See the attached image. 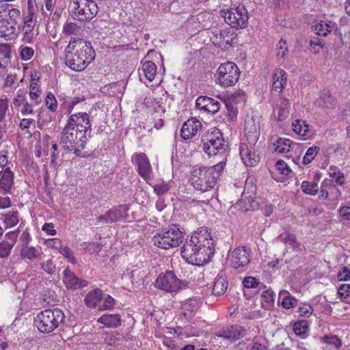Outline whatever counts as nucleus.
Returning a JSON list of instances; mask_svg holds the SVG:
<instances>
[{"label": "nucleus", "instance_id": "1", "mask_svg": "<svg viewBox=\"0 0 350 350\" xmlns=\"http://www.w3.org/2000/svg\"><path fill=\"white\" fill-rule=\"evenodd\" d=\"M91 123L87 113L71 115L59 137V144L67 152L76 154L83 149L87 140V132Z\"/></svg>", "mask_w": 350, "mask_h": 350}, {"label": "nucleus", "instance_id": "2", "mask_svg": "<svg viewBox=\"0 0 350 350\" xmlns=\"http://www.w3.org/2000/svg\"><path fill=\"white\" fill-rule=\"evenodd\" d=\"M214 243L206 230L195 232L185 239L181 247V256L189 263L203 265L214 254Z\"/></svg>", "mask_w": 350, "mask_h": 350}, {"label": "nucleus", "instance_id": "3", "mask_svg": "<svg viewBox=\"0 0 350 350\" xmlns=\"http://www.w3.org/2000/svg\"><path fill=\"white\" fill-rule=\"evenodd\" d=\"M94 57L91 43L81 38H72L66 49V64L75 71L83 70Z\"/></svg>", "mask_w": 350, "mask_h": 350}, {"label": "nucleus", "instance_id": "4", "mask_svg": "<svg viewBox=\"0 0 350 350\" xmlns=\"http://www.w3.org/2000/svg\"><path fill=\"white\" fill-rule=\"evenodd\" d=\"M225 167V161H220L215 165L210 167H195L191 172L190 180L193 187L202 192L212 189L216 183V179Z\"/></svg>", "mask_w": 350, "mask_h": 350}, {"label": "nucleus", "instance_id": "5", "mask_svg": "<svg viewBox=\"0 0 350 350\" xmlns=\"http://www.w3.org/2000/svg\"><path fill=\"white\" fill-rule=\"evenodd\" d=\"M64 312L59 308L46 309L38 314L35 324L42 333H51L64 322Z\"/></svg>", "mask_w": 350, "mask_h": 350}, {"label": "nucleus", "instance_id": "6", "mask_svg": "<svg viewBox=\"0 0 350 350\" xmlns=\"http://www.w3.org/2000/svg\"><path fill=\"white\" fill-rule=\"evenodd\" d=\"M183 232L175 225L157 233L152 238L154 245L163 250L178 247L183 241Z\"/></svg>", "mask_w": 350, "mask_h": 350}, {"label": "nucleus", "instance_id": "7", "mask_svg": "<svg viewBox=\"0 0 350 350\" xmlns=\"http://www.w3.org/2000/svg\"><path fill=\"white\" fill-rule=\"evenodd\" d=\"M18 10L8 3L1 4V38L12 40L16 36V19L19 17Z\"/></svg>", "mask_w": 350, "mask_h": 350}, {"label": "nucleus", "instance_id": "8", "mask_svg": "<svg viewBox=\"0 0 350 350\" xmlns=\"http://www.w3.org/2000/svg\"><path fill=\"white\" fill-rule=\"evenodd\" d=\"M202 149L209 157H221V161H225V165H226L229 152L228 144L219 131L215 134L212 133L208 137L206 142L203 143Z\"/></svg>", "mask_w": 350, "mask_h": 350}, {"label": "nucleus", "instance_id": "9", "mask_svg": "<svg viewBox=\"0 0 350 350\" xmlns=\"http://www.w3.org/2000/svg\"><path fill=\"white\" fill-rule=\"evenodd\" d=\"M70 8L73 18L79 21H90L98 13V5L94 0H72Z\"/></svg>", "mask_w": 350, "mask_h": 350}, {"label": "nucleus", "instance_id": "10", "mask_svg": "<svg viewBox=\"0 0 350 350\" xmlns=\"http://www.w3.org/2000/svg\"><path fill=\"white\" fill-rule=\"evenodd\" d=\"M215 76L217 84L224 88L230 87L239 81L240 70L234 63L227 62L219 66Z\"/></svg>", "mask_w": 350, "mask_h": 350}, {"label": "nucleus", "instance_id": "11", "mask_svg": "<svg viewBox=\"0 0 350 350\" xmlns=\"http://www.w3.org/2000/svg\"><path fill=\"white\" fill-rule=\"evenodd\" d=\"M187 285L186 280L179 279L172 271L160 273L154 282L157 288L167 293H176Z\"/></svg>", "mask_w": 350, "mask_h": 350}, {"label": "nucleus", "instance_id": "12", "mask_svg": "<svg viewBox=\"0 0 350 350\" xmlns=\"http://www.w3.org/2000/svg\"><path fill=\"white\" fill-rule=\"evenodd\" d=\"M220 15L227 24L236 29L245 27L248 20L247 10L243 6L222 10Z\"/></svg>", "mask_w": 350, "mask_h": 350}, {"label": "nucleus", "instance_id": "13", "mask_svg": "<svg viewBox=\"0 0 350 350\" xmlns=\"http://www.w3.org/2000/svg\"><path fill=\"white\" fill-rule=\"evenodd\" d=\"M246 332L244 327L234 325L221 328L216 332V336L234 342L244 337Z\"/></svg>", "mask_w": 350, "mask_h": 350}, {"label": "nucleus", "instance_id": "14", "mask_svg": "<svg viewBox=\"0 0 350 350\" xmlns=\"http://www.w3.org/2000/svg\"><path fill=\"white\" fill-rule=\"evenodd\" d=\"M133 161L137 166L139 174L145 180L151 179L152 167L149 162V159L144 153H139L133 155Z\"/></svg>", "mask_w": 350, "mask_h": 350}, {"label": "nucleus", "instance_id": "15", "mask_svg": "<svg viewBox=\"0 0 350 350\" xmlns=\"http://www.w3.org/2000/svg\"><path fill=\"white\" fill-rule=\"evenodd\" d=\"M250 262V255L247 250L243 247L236 248L230 256V265L235 269L247 265Z\"/></svg>", "mask_w": 350, "mask_h": 350}, {"label": "nucleus", "instance_id": "16", "mask_svg": "<svg viewBox=\"0 0 350 350\" xmlns=\"http://www.w3.org/2000/svg\"><path fill=\"white\" fill-rule=\"evenodd\" d=\"M252 146L249 147L248 144L242 143L240 144L239 152L240 156L243 163L246 166H254L260 161V157L252 150Z\"/></svg>", "mask_w": 350, "mask_h": 350}, {"label": "nucleus", "instance_id": "17", "mask_svg": "<svg viewBox=\"0 0 350 350\" xmlns=\"http://www.w3.org/2000/svg\"><path fill=\"white\" fill-rule=\"evenodd\" d=\"M8 163L7 156L1 154V189L8 191L14 183V174L10 167L6 166Z\"/></svg>", "mask_w": 350, "mask_h": 350}, {"label": "nucleus", "instance_id": "18", "mask_svg": "<svg viewBox=\"0 0 350 350\" xmlns=\"http://www.w3.org/2000/svg\"><path fill=\"white\" fill-rule=\"evenodd\" d=\"M63 282L67 288L78 289L86 286L88 282L79 278L69 268H66L64 271Z\"/></svg>", "mask_w": 350, "mask_h": 350}, {"label": "nucleus", "instance_id": "19", "mask_svg": "<svg viewBox=\"0 0 350 350\" xmlns=\"http://www.w3.org/2000/svg\"><path fill=\"white\" fill-rule=\"evenodd\" d=\"M196 105L198 109L212 113H215L220 109V103L214 98L208 96H199L196 99Z\"/></svg>", "mask_w": 350, "mask_h": 350}, {"label": "nucleus", "instance_id": "20", "mask_svg": "<svg viewBox=\"0 0 350 350\" xmlns=\"http://www.w3.org/2000/svg\"><path fill=\"white\" fill-rule=\"evenodd\" d=\"M201 122L196 119L191 118L186 121L181 129V137L185 139H190L196 135L198 131L201 128Z\"/></svg>", "mask_w": 350, "mask_h": 350}, {"label": "nucleus", "instance_id": "21", "mask_svg": "<svg viewBox=\"0 0 350 350\" xmlns=\"http://www.w3.org/2000/svg\"><path fill=\"white\" fill-rule=\"evenodd\" d=\"M141 68L138 69L139 76L141 81H143L144 78L152 81L157 74V66L152 61H142Z\"/></svg>", "mask_w": 350, "mask_h": 350}, {"label": "nucleus", "instance_id": "22", "mask_svg": "<svg viewBox=\"0 0 350 350\" xmlns=\"http://www.w3.org/2000/svg\"><path fill=\"white\" fill-rule=\"evenodd\" d=\"M286 84V73L280 68L275 69L273 75V90L281 92Z\"/></svg>", "mask_w": 350, "mask_h": 350}, {"label": "nucleus", "instance_id": "23", "mask_svg": "<svg viewBox=\"0 0 350 350\" xmlns=\"http://www.w3.org/2000/svg\"><path fill=\"white\" fill-rule=\"evenodd\" d=\"M128 210L127 206L120 205L109 209L106 213L108 215L109 221L113 223L126 218Z\"/></svg>", "mask_w": 350, "mask_h": 350}, {"label": "nucleus", "instance_id": "24", "mask_svg": "<svg viewBox=\"0 0 350 350\" xmlns=\"http://www.w3.org/2000/svg\"><path fill=\"white\" fill-rule=\"evenodd\" d=\"M107 327H118L121 325L122 320L120 314H103L97 321Z\"/></svg>", "mask_w": 350, "mask_h": 350}, {"label": "nucleus", "instance_id": "25", "mask_svg": "<svg viewBox=\"0 0 350 350\" xmlns=\"http://www.w3.org/2000/svg\"><path fill=\"white\" fill-rule=\"evenodd\" d=\"M16 237L17 235L14 231H11L6 234L5 238L8 241L1 242V258L8 256L15 244Z\"/></svg>", "mask_w": 350, "mask_h": 350}, {"label": "nucleus", "instance_id": "26", "mask_svg": "<svg viewBox=\"0 0 350 350\" xmlns=\"http://www.w3.org/2000/svg\"><path fill=\"white\" fill-rule=\"evenodd\" d=\"M102 301V293L98 289L90 291L85 297V303L88 308H98Z\"/></svg>", "mask_w": 350, "mask_h": 350}, {"label": "nucleus", "instance_id": "27", "mask_svg": "<svg viewBox=\"0 0 350 350\" xmlns=\"http://www.w3.org/2000/svg\"><path fill=\"white\" fill-rule=\"evenodd\" d=\"M296 145L288 139L280 138L274 144L275 150L279 153H288Z\"/></svg>", "mask_w": 350, "mask_h": 350}, {"label": "nucleus", "instance_id": "28", "mask_svg": "<svg viewBox=\"0 0 350 350\" xmlns=\"http://www.w3.org/2000/svg\"><path fill=\"white\" fill-rule=\"evenodd\" d=\"M278 299H282V306L286 309L292 308L297 304V300L286 291H280Z\"/></svg>", "mask_w": 350, "mask_h": 350}, {"label": "nucleus", "instance_id": "29", "mask_svg": "<svg viewBox=\"0 0 350 350\" xmlns=\"http://www.w3.org/2000/svg\"><path fill=\"white\" fill-rule=\"evenodd\" d=\"M21 255L23 258L29 260L40 259L41 252L32 246H23L21 251Z\"/></svg>", "mask_w": 350, "mask_h": 350}, {"label": "nucleus", "instance_id": "30", "mask_svg": "<svg viewBox=\"0 0 350 350\" xmlns=\"http://www.w3.org/2000/svg\"><path fill=\"white\" fill-rule=\"evenodd\" d=\"M313 28L317 35L326 36L334 28V24L320 21L315 24Z\"/></svg>", "mask_w": 350, "mask_h": 350}, {"label": "nucleus", "instance_id": "31", "mask_svg": "<svg viewBox=\"0 0 350 350\" xmlns=\"http://www.w3.org/2000/svg\"><path fill=\"white\" fill-rule=\"evenodd\" d=\"M228 287L226 279L222 276H217L213 287V293L215 295H223Z\"/></svg>", "mask_w": 350, "mask_h": 350}, {"label": "nucleus", "instance_id": "32", "mask_svg": "<svg viewBox=\"0 0 350 350\" xmlns=\"http://www.w3.org/2000/svg\"><path fill=\"white\" fill-rule=\"evenodd\" d=\"M82 29L75 22H66L63 26V33L67 36H79Z\"/></svg>", "mask_w": 350, "mask_h": 350}, {"label": "nucleus", "instance_id": "33", "mask_svg": "<svg viewBox=\"0 0 350 350\" xmlns=\"http://www.w3.org/2000/svg\"><path fill=\"white\" fill-rule=\"evenodd\" d=\"M293 131L298 135H300L304 139H307L308 133H309V126L304 121L299 120L292 124Z\"/></svg>", "mask_w": 350, "mask_h": 350}, {"label": "nucleus", "instance_id": "34", "mask_svg": "<svg viewBox=\"0 0 350 350\" xmlns=\"http://www.w3.org/2000/svg\"><path fill=\"white\" fill-rule=\"evenodd\" d=\"M301 188L304 193L308 195H315L319 191V185L317 181H303Z\"/></svg>", "mask_w": 350, "mask_h": 350}, {"label": "nucleus", "instance_id": "35", "mask_svg": "<svg viewBox=\"0 0 350 350\" xmlns=\"http://www.w3.org/2000/svg\"><path fill=\"white\" fill-rule=\"evenodd\" d=\"M245 131L246 132V137L250 146L255 145L258 140L260 133L258 128L254 126V128L248 129V127H245Z\"/></svg>", "mask_w": 350, "mask_h": 350}, {"label": "nucleus", "instance_id": "36", "mask_svg": "<svg viewBox=\"0 0 350 350\" xmlns=\"http://www.w3.org/2000/svg\"><path fill=\"white\" fill-rule=\"evenodd\" d=\"M277 239L284 242L285 244L291 245L294 249L299 247V243L296 241V237L295 234H291L287 232L284 234H280L277 237Z\"/></svg>", "mask_w": 350, "mask_h": 350}, {"label": "nucleus", "instance_id": "37", "mask_svg": "<svg viewBox=\"0 0 350 350\" xmlns=\"http://www.w3.org/2000/svg\"><path fill=\"white\" fill-rule=\"evenodd\" d=\"M293 331L296 335L304 337L308 331V321H298L295 322L293 325Z\"/></svg>", "mask_w": 350, "mask_h": 350}, {"label": "nucleus", "instance_id": "38", "mask_svg": "<svg viewBox=\"0 0 350 350\" xmlns=\"http://www.w3.org/2000/svg\"><path fill=\"white\" fill-rule=\"evenodd\" d=\"M242 284L244 287L247 288H258L259 289H261L262 288L265 287L263 284L259 282L257 278L252 276L244 278L242 281Z\"/></svg>", "mask_w": 350, "mask_h": 350}, {"label": "nucleus", "instance_id": "39", "mask_svg": "<svg viewBox=\"0 0 350 350\" xmlns=\"http://www.w3.org/2000/svg\"><path fill=\"white\" fill-rule=\"evenodd\" d=\"M319 151V148L318 146H312L309 148L303 157V163L304 165H307L311 163Z\"/></svg>", "mask_w": 350, "mask_h": 350}, {"label": "nucleus", "instance_id": "40", "mask_svg": "<svg viewBox=\"0 0 350 350\" xmlns=\"http://www.w3.org/2000/svg\"><path fill=\"white\" fill-rule=\"evenodd\" d=\"M321 341L332 345L336 349H338L342 345L341 340L336 335H325L321 338Z\"/></svg>", "mask_w": 350, "mask_h": 350}, {"label": "nucleus", "instance_id": "41", "mask_svg": "<svg viewBox=\"0 0 350 350\" xmlns=\"http://www.w3.org/2000/svg\"><path fill=\"white\" fill-rule=\"evenodd\" d=\"M18 217L17 211H12L11 213L5 214L3 223L6 227L14 226L18 222Z\"/></svg>", "mask_w": 350, "mask_h": 350}, {"label": "nucleus", "instance_id": "42", "mask_svg": "<svg viewBox=\"0 0 350 350\" xmlns=\"http://www.w3.org/2000/svg\"><path fill=\"white\" fill-rule=\"evenodd\" d=\"M114 304V299L109 295H107L103 299L102 298V301L98 305V310L102 311L112 309Z\"/></svg>", "mask_w": 350, "mask_h": 350}, {"label": "nucleus", "instance_id": "43", "mask_svg": "<svg viewBox=\"0 0 350 350\" xmlns=\"http://www.w3.org/2000/svg\"><path fill=\"white\" fill-rule=\"evenodd\" d=\"M29 96L31 100H34L36 104L41 102V100H38L40 96V91L38 88V85L36 82H31L30 84Z\"/></svg>", "mask_w": 350, "mask_h": 350}, {"label": "nucleus", "instance_id": "44", "mask_svg": "<svg viewBox=\"0 0 350 350\" xmlns=\"http://www.w3.org/2000/svg\"><path fill=\"white\" fill-rule=\"evenodd\" d=\"M34 54V51L32 48L29 46H21L20 48V57L23 61H28L31 59Z\"/></svg>", "mask_w": 350, "mask_h": 350}, {"label": "nucleus", "instance_id": "45", "mask_svg": "<svg viewBox=\"0 0 350 350\" xmlns=\"http://www.w3.org/2000/svg\"><path fill=\"white\" fill-rule=\"evenodd\" d=\"M46 105L51 111H55L57 107V102L55 96L49 92L46 98Z\"/></svg>", "mask_w": 350, "mask_h": 350}, {"label": "nucleus", "instance_id": "46", "mask_svg": "<svg viewBox=\"0 0 350 350\" xmlns=\"http://www.w3.org/2000/svg\"><path fill=\"white\" fill-rule=\"evenodd\" d=\"M44 243L48 247L58 251H59V250L63 246L62 241L57 238L49 239L45 241Z\"/></svg>", "mask_w": 350, "mask_h": 350}, {"label": "nucleus", "instance_id": "47", "mask_svg": "<svg viewBox=\"0 0 350 350\" xmlns=\"http://www.w3.org/2000/svg\"><path fill=\"white\" fill-rule=\"evenodd\" d=\"M313 312V308L310 304H303L298 308L297 312L302 317H309Z\"/></svg>", "mask_w": 350, "mask_h": 350}, {"label": "nucleus", "instance_id": "48", "mask_svg": "<svg viewBox=\"0 0 350 350\" xmlns=\"http://www.w3.org/2000/svg\"><path fill=\"white\" fill-rule=\"evenodd\" d=\"M275 294L270 289L264 291L262 294V299L263 301L267 302L269 306H272L274 304V298Z\"/></svg>", "mask_w": 350, "mask_h": 350}, {"label": "nucleus", "instance_id": "49", "mask_svg": "<svg viewBox=\"0 0 350 350\" xmlns=\"http://www.w3.org/2000/svg\"><path fill=\"white\" fill-rule=\"evenodd\" d=\"M59 252L71 263L75 264L77 262L75 257L74 256L71 250L68 247L62 246Z\"/></svg>", "mask_w": 350, "mask_h": 350}, {"label": "nucleus", "instance_id": "50", "mask_svg": "<svg viewBox=\"0 0 350 350\" xmlns=\"http://www.w3.org/2000/svg\"><path fill=\"white\" fill-rule=\"evenodd\" d=\"M276 170L282 175H288L291 172L288 165L282 160H279L275 164Z\"/></svg>", "mask_w": 350, "mask_h": 350}, {"label": "nucleus", "instance_id": "51", "mask_svg": "<svg viewBox=\"0 0 350 350\" xmlns=\"http://www.w3.org/2000/svg\"><path fill=\"white\" fill-rule=\"evenodd\" d=\"M323 101V107L326 108H332L336 104L335 98L329 94H324Z\"/></svg>", "mask_w": 350, "mask_h": 350}, {"label": "nucleus", "instance_id": "52", "mask_svg": "<svg viewBox=\"0 0 350 350\" xmlns=\"http://www.w3.org/2000/svg\"><path fill=\"white\" fill-rule=\"evenodd\" d=\"M277 55L279 57L284 58L287 52V44L286 41L281 40L277 46Z\"/></svg>", "mask_w": 350, "mask_h": 350}, {"label": "nucleus", "instance_id": "53", "mask_svg": "<svg viewBox=\"0 0 350 350\" xmlns=\"http://www.w3.org/2000/svg\"><path fill=\"white\" fill-rule=\"evenodd\" d=\"M11 49L12 44L10 43H1V55H3V58L5 59V64H8V59L10 57Z\"/></svg>", "mask_w": 350, "mask_h": 350}, {"label": "nucleus", "instance_id": "54", "mask_svg": "<svg viewBox=\"0 0 350 350\" xmlns=\"http://www.w3.org/2000/svg\"><path fill=\"white\" fill-rule=\"evenodd\" d=\"M337 276L340 281L350 280V269L346 267H342L338 273Z\"/></svg>", "mask_w": 350, "mask_h": 350}, {"label": "nucleus", "instance_id": "55", "mask_svg": "<svg viewBox=\"0 0 350 350\" xmlns=\"http://www.w3.org/2000/svg\"><path fill=\"white\" fill-rule=\"evenodd\" d=\"M169 189L170 187L168 184L164 182L157 184L154 187V191L159 196L167 192L169 190Z\"/></svg>", "mask_w": 350, "mask_h": 350}, {"label": "nucleus", "instance_id": "56", "mask_svg": "<svg viewBox=\"0 0 350 350\" xmlns=\"http://www.w3.org/2000/svg\"><path fill=\"white\" fill-rule=\"evenodd\" d=\"M338 294L340 297L346 298L350 294V284H341L338 289Z\"/></svg>", "mask_w": 350, "mask_h": 350}, {"label": "nucleus", "instance_id": "57", "mask_svg": "<svg viewBox=\"0 0 350 350\" xmlns=\"http://www.w3.org/2000/svg\"><path fill=\"white\" fill-rule=\"evenodd\" d=\"M309 45L311 48V51L314 53H319L320 50L323 49V44L319 42V40L317 39L310 40L309 42Z\"/></svg>", "mask_w": 350, "mask_h": 350}, {"label": "nucleus", "instance_id": "58", "mask_svg": "<svg viewBox=\"0 0 350 350\" xmlns=\"http://www.w3.org/2000/svg\"><path fill=\"white\" fill-rule=\"evenodd\" d=\"M42 269L49 274L54 273L55 266L52 260H48L46 262L41 264Z\"/></svg>", "mask_w": 350, "mask_h": 350}, {"label": "nucleus", "instance_id": "59", "mask_svg": "<svg viewBox=\"0 0 350 350\" xmlns=\"http://www.w3.org/2000/svg\"><path fill=\"white\" fill-rule=\"evenodd\" d=\"M34 26L33 21V13L29 12L28 16L25 18V27L26 28V33L31 31Z\"/></svg>", "mask_w": 350, "mask_h": 350}, {"label": "nucleus", "instance_id": "60", "mask_svg": "<svg viewBox=\"0 0 350 350\" xmlns=\"http://www.w3.org/2000/svg\"><path fill=\"white\" fill-rule=\"evenodd\" d=\"M245 93L241 90L234 92L230 96L231 100L234 102L242 101L244 99Z\"/></svg>", "mask_w": 350, "mask_h": 350}, {"label": "nucleus", "instance_id": "61", "mask_svg": "<svg viewBox=\"0 0 350 350\" xmlns=\"http://www.w3.org/2000/svg\"><path fill=\"white\" fill-rule=\"evenodd\" d=\"M288 109L286 108H284L280 107L278 109V119L279 121H282L285 120L288 116Z\"/></svg>", "mask_w": 350, "mask_h": 350}, {"label": "nucleus", "instance_id": "62", "mask_svg": "<svg viewBox=\"0 0 350 350\" xmlns=\"http://www.w3.org/2000/svg\"><path fill=\"white\" fill-rule=\"evenodd\" d=\"M42 230L49 235H55L56 234V230L54 229V225L52 223L44 224Z\"/></svg>", "mask_w": 350, "mask_h": 350}, {"label": "nucleus", "instance_id": "63", "mask_svg": "<svg viewBox=\"0 0 350 350\" xmlns=\"http://www.w3.org/2000/svg\"><path fill=\"white\" fill-rule=\"evenodd\" d=\"M340 216L346 219H350V207L349 206H342L339 210Z\"/></svg>", "mask_w": 350, "mask_h": 350}, {"label": "nucleus", "instance_id": "64", "mask_svg": "<svg viewBox=\"0 0 350 350\" xmlns=\"http://www.w3.org/2000/svg\"><path fill=\"white\" fill-rule=\"evenodd\" d=\"M163 343L167 347V350H179V348L174 342L169 338L165 339Z\"/></svg>", "mask_w": 350, "mask_h": 350}]
</instances>
